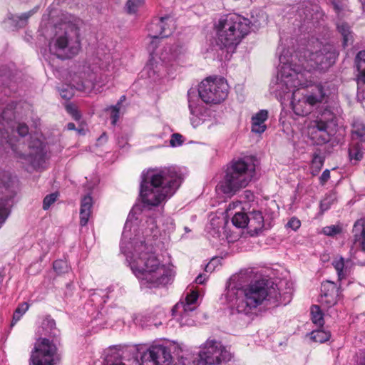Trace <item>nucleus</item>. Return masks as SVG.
I'll use <instances>...</instances> for the list:
<instances>
[{
  "label": "nucleus",
  "mask_w": 365,
  "mask_h": 365,
  "mask_svg": "<svg viewBox=\"0 0 365 365\" xmlns=\"http://www.w3.org/2000/svg\"><path fill=\"white\" fill-rule=\"evenodd\" d=\"M337 56L332 45H324L318 41L297 51L292 55L290 62L281 55V85L288 86L290 83L292 88L309 86L312 83V72L327 71L334 63Z\"/></svg>",
  "instance_id": "obj_1"
},
{
  "label": "nucleus",
  "mask_w": 365,
  "mask_h": 365,
  "mask_svg": "<svg viewBox=\"0 0 365 365\" xmlns=\"http://www.w3.org/2000/svg\"><path fill=\"white\" fill-rule=\"evenodd\" d=\"M129 222H126L122 234L120 250L127 258H130V265L137 278L143 284H148L149 287H158L168 284L173 276V271L159 259L144 242L136 243L133 252L128 255L129 247H127L128 240L130 239L128 233Z\"/></svg>",
  "instance_id": "obj_2"
},
{
  "label": "nucleus",
  "mask_w": 365,
  "mask_h": 365,
  "mask_svg": "<svg viewBox=\"0 0 365 365\" xmlns=\"http://www.w3.org/2000/svg\"><path fill=\"white\" fill-rule=\"evenodd\" d=\"M180 183L181 178L174 169L148 170L142 174V201L149 206H158L171 197Z\"/></svg>",
  "instance_id": "obj_3"
},
{
  "label": "nucleus",
  "mask_w": 365,
  "mask_h": 365,
  "mask_svg": "<svg viewBox=\"0 0 365 365\" xmlns=\"http://www.w3.org/2000/svg\"><path fill=\"white\" fill-rule=\"evenodd\" d=\"M227 301L238 313L250 314L260 305L268 296L265 284L256 282L245 288L229 283L225 294Z\"/></svg>",
  "instance_id": "obj_4"
},
{
  "label": "nucleus",
  "mask_w": 365,
  "mask_h": 365,
  "mask_svg": "<svg viewBox=\"0 0 365 365\" xmlns=\"http://www.w3.org/2000/svg\"><path fill=\"white\" fill-rule=\"evenodd\" d=\"M215 29L217 43L221 47L234 49L249 34L250 21L237 14H229L219 19Z\"/></svg>",
  "instance_id": "obj_5"
},
{
  "label": "nucleus",
  "mask_w": 365,
  "mask_h": 365,
  "mask_svg": "<svg viewBox=\"0 0 365 365\" xmlns=\"http://www.w3.org/2000/svg\"><path fill=\"white\" fill-rule=\"evenodd\" d=\"M255 173V165L252 158L233 160L227 165L220 189L225 194L233 195L249 185Z\"/></svg>",
  "instance_id": "obj_6"
},
{
  "label": "nucleus",
  "mask_w": 365,
  "mask_h": 365,
  "mask_svg": "<svg viewBox=\"0 0 365 365\" xmlns=\"http://www.w3.org/2000/svg\"><path fill=\"white\" fill-rule=\"evenodd\" d=\"M285 86H282V85H281L280 70L276 83V95L279 96L280 98H285L287 94L292 93L291 101L292 108L294 113L299 116H305L309 114L314 106L322 101L325 95L322 86L319 85L317 86V92L302 96H298L299 93L297 91L300 88H304L305 86H302L292 88L291 83H289L288 88H287Z\"/></svg>",
  "instance_id": "obj_7"
},
{
  "label": "nucleus",
  "mask_w": 365,
  "mask_h": 365,
  "mask_svg": "<svg viewBox=\"0 0 365 365\" xmlns=\"http://www.w3.org/2000/svg\"><path fill=\"white\" fill-rule=\"evenodd\" d=\"M80 49L79 29L73 24L66 25L64 31L49 43L50 52L59 58H71L78 54Z\"/></svg>",
  "instance_id": "obj_8"
},
{
  "label": "nucleus",
  "mask_w": 365,
  "mask_h": 365,
  "mask_svg": "<svg viewBox=\"0 0 365 365\" xmlns=\"http://www.w3.org/2000/svg\"><path fill=\"white\" fill-rule=\"evenodd\" d=\"M231 359L232 354L220 341L208 339L200 346L196 365H220Z\"/></svg>",
  "instance_id": "obj_9"
},
{
  "label": "nucleus",
  "mask_w": 365,
  "mask_h": 365,
  "mask_svg": "<svg viewBox=\"0 0 365 365\" xmlns=\"http://www.w3.org/2000/svg\"><path fill=\"white\" fill-rule=\"evenodd\" d=\"M229 86L222 78H207L199 86L198 94L207 104H219L226 99Z\"/></svg>",
  "instance_id": "obj_10"
},
{
  "label": "nucleus",
  "mask_w": 365,
  "mask_h": 365,
  "mask_svg": "<svg viewBox=\"0 0 365 365\" xmlns=\"http://www.w3.org/2000/svg\"><path fill=\"white\" fill-rule=\"evenodd\" d=\"M15 179L9 172L0 171V227L8 217L15 196Z\"/></svg>",
  "instance_id": "obj_11"
},
{
  "label": "nucleus",
  "mask_w": 365,
  "mask_h": 365,
  "mask_svg": "<svg viewBox=\"0 0 365 365\" xmlns=\"http://www.w3.org/2000/svg\"><path fill=\"white\" fill-rule=\"evenodd\" d=\"M151 54L158 56L165 65L174 66L181 65L185 62L187 51L183 44L175 43L173 45L165 46L160 53L155 51V53Z\"/></svg>",
  "instance_id": "obj_12"
},
{
  "label": "nucleus",
  "mask_w": 365,
  "mask_h": 365,
  "mask_svg": "<svg viewBox=\"0 0 365 365\" xmlns=\"http://www.w3.org/2000/svg\"><path fill=\"white\" fill-rule=\"evenodd\" d=\"M299 21L301 23V27H305V29H311L314 26L321 20L324 19V14L317 4H313L307 2L301 5L297 11Z\"/></svg>",
  "instance_id": "obj_13"
},
{
  "label": "nucleus",
  "mask_w": 365,
  "mask_h": 365,
  "mask_svg": "<svg viewBox=\"0 0 365 365\" xmlns=\"http://www.w3.org/2000/svg\"><path fill=\"white\" fill-rule=\"evenodd\" d=\"M171 355L163 346H153L141 356L140 365H170Z\"/></svg>",
  "instance_id": "obj_14"
},
{
  "label": "nucleus",
  "mask_w": 365,
  "mask_h": 365,
  "mask_svg": "<svg viewBox=\"0 0 365 365\" xmlns=\"http://www.w3.org/2000/svg\"><path fill=\"white\" fill-rule=\"evenodd\" d=\"M189 109L192 117L190 118L191 123L193 127L196 128L203 123L207 117L209 116V110L202 105L197 103L193 97H196L195 91L190 90L188 91Z\"/></svg>",
  "instance_id": "obj_15"
},
{
  "label": "nucleus",
  "mask_w": 365,
  "mask_h": 365,
  "mask_svg": "<svg viewBox=\"0 0 365 365\" xmlns=\"http://www.w3.org/2000/svg\"><path fill=\"white\" fill-rule=\"evenodd\" d=\"M339 295V289L337 285L330 281L324 282L321 286L319 302L327 307L334 306Z\"/></svg>",
  "instance_id": "obj_16"
},
{
  "label": "nucleus",
  "mask_w": 365,
  "mask_h": 365,
  "mask_svg": "<svg viewBox=\"0 0 365 365\" xmlns=\"http://www.w3.org/2000/svg\"><path fill=\"white\" fill-rule=\"evenodd\" d=\"M355 63L359 73L357 78L358 96H364L365 95V51H361L358 53L355 58Z\"/></svg>",
  "instance_id": "obj_17"
},
{
  "label": "nucleus",
  "mask_w": 365,
  "mask_h": 365,
  "mask_svg": "<svg viewBox=\"0 0 365 365\" xmlns=\"http://www.w3.org/2000/svg\"><path fill=\"white\" fill-rule=\"evenodd\" d=\"M353 233L354 237V243H359L360 250L358 255H365V219L361 218L356 220L354 225Z\"/></svg>",
  "instance_id": "obj_18"
},
{
  "label": "nucleus",
  "mask_w": 365,
  "mask_h": 365,
  "mask_svg": "<svg viewBox=\"0 0 365 365\" xmlns=\"http://www.w3.org/2000/svg\"><path fill=\"white\" fill-rule=\"evenodd\" d=\"M327 130V123L321 120L312 121L308 126V133L312 135L313 138L319 136L322 143L329 140V134Z\"/></svg>",
  "instance_id": "obj_19"
},
{
  "label": "nucleus",
  "mask_w": 365,
  "mask_h": 365,
  "mask_svg": "<svg viewBox=\"0 0 365 365\" xmlns=\"http://www.w3.org/2000/svg\"><path fill=\"white\" fill-rule=\"evenodd\" d=\"M249 220L247 221L250 233L257 235L264 227V220L262 213L260 211L253 210L248 213Z\"/></svg>",
  "instance_id": "obj_20"
},
{
  "label": "nucleus",
  "mask_w": 365,
  "mask_h": 365,
  "mask_svg": "<svg viewBox=\"0 0 365 365\" xmlns=\"http://www.w3.org/2000/svg\"><path fill=\"white\" fill-rule=\"evenodd\" d=\"M160 18L155 19L148 26L149 36L152 38L149 46L148 50L150 53H155V51L159 43L160 38Z\"/></svg>",
  "instance_id": "obj_21"
},
{
  "label": "nucleus",
  "mask_w": 365,
  "mask_h": 365,
  "mask_svg": "<svg viewBox=\"0 0 365 365\" xmlns=\"http://www.w3.org/2000/svg\"><path fill=\"white\" fill-rule=\"evenodd\" d=\"M268 118V112L266 110H261L252 118V131L253 133L261 134L267 128L264 122Z\"/></svg>",
  "instance_id": "obj_22"
},
{
  "label": "nucleus",
  "mask_w": 365,
  "mask_h": 365,
  "mask_svg": "<svg viewBox=\"0 0 365 365\" xmlns=\"http://www.w3.org/2000/svg\"><path fill=\"white\" fill-rule=\"evenodd\" d=\"M335 268L339 279L345 278L350 272V269L353 266L351 259H344L342 257H336L332 262Z\"/></svg>",
  "instance_id": "obj_23"
},
{
  "label": "nucleus",
  "mask_w": 365,
  "mask_h": 365,
  "mask_svg": "<svg viewBox=\"0 0 365 365\" xmlns=\"http://www.w3.org/2000/svg\"><path fill=\"white\" fill-rule=\"evenodd\" d=\"M93 206L92 197L88 195L83 197L81 200L80 209V225L85 226L89 220Z\"/></svg>",
  "instance_id": "obj_24"
},
{
  "label": "nucleus",
  "mask_w": 365,
  "mask_h": 365,
  "mask_svg": "<svg viewBox=\"0 0 365 365\" xmlns=\"http://www.w3.org/2000/svg\"><path fill=\"white\" fill-rule=\"evenodd\" d=\"M197 292L192 291L186 296L185 302H182L179 304H177L175 305V308H182L183 311V314L187 315L189 312H192L195 309L194 304L197 302Z\"/></svg>",
  "instance_id": "obj_25"
},
{
  "label": "nucleus",
  "mask_w": 365,
  "mask_h": 365,
  "mask_svg": "<svg viewBox=\"0 0 365 365\" xmlns=\"http://www.w3.org/2000/svg\"><path fill=\"white\" fill-rule=\"evenodd\" d=\"M160 38L168 37L173 29H175V24L173 20L169 16H165L160 18Z\"/></svg>",
  "instance_id": "obj_26"
},
{
  "label": "nucleus",
  "mask_w": 365,
  "mask_h": 365,
  "mask_svg": "<svg viewBox=\"0 0 365 365\" xmlns=\"http://www.w3.org/2000/svg\"><path fill=\"white\" fill-rule=\"evenodd\" d=\"M337 29L343 37V46L346 47L349 44L351 43L353 41V36L350 31L349 26L347 24L342 22L337 24Z\"/></svg>",
  "instance_id": "obj_27"
},
{
  "label": "nucleus",
  "mask_w": 365,
  "mask_h": 365,
  "mask_svg": "<svg viewBox=\"0 0 365 365\" xmlns=\"http://www.w3.org/2000/svg\"><path fill=\"white\" fill-rule=\"evenodd\" d=\"M94 75L92 74L89 76L88 79L79 80L78 81H75L73 83V86L76 88V90L83 92H90L94 87Z\"/></svg>",
  "instance_id": "obj_28"
},
{
  "label": "nucleus",
  "mask_w": 365,
  "mask_h": 365,
  "mask_svg": "<svg viewBox=\"0 0 365 365\" xmlns=\"http://www.w3.org/2000/svg\"><path fill=\"white\" fill-rule=\"evenodd\" d=\"M38 10V7H35L32 10H30L28 12L24 13L21 15H13L11 18H10L14 22L16 23V25L19 27H23L26 24L28 19H29L32 15H34Z\"/></svg>",
  "instance_id": "obj_29"
},
{
  "label": "nucleus",
  "mask_w": 365,
  "mask_h": 365,
  "mask_svg": "<svg viewBox=\"0 0 365 365\" xmlns=\"http://www.w3.org/2000/svg\"><path fill=\"white\" fill-rule=\"evenodd\" d=\"M249 220L248 213L243 212H237L232 217V224L239 228H245L247 225V221Z\"/></svg>",
  "instance_id": "obj_30"
},
{
  "label": "nucleus",
  "mask_w": 365,
  "mask_h": 365,
  "mask_svg": "<svg viewBox=\"0 0 365 365\" xmlns=\"http://www.w3.org/2000/svg\"><path fill=\"white\" fill-rule=\"evenodd\" d=\"M312 320L314 324L322 327L324 324L323 313L317 305L312 306L311 309Z\"/></svg>",
  "instance_id": "obj_31"
},
{
  "label": "nucleus",
  "mask_w": 365,
  "mask_h": 365,
  "mask_svg": "<svg viewBox=\"0 0 365 365\" xmlns=\"http://www.w3.org/2000/svg\"><path fill=\"white\" fill-rule=\"evenodd\" d=\"M352 137L353 139H359L361 143H365V125L359 123H354Z\"/></svg>",
  "instance_id": "obj_32"
},
{
  "label": "nucleus",
  "mask_w": 365,
  "mask_h": 365,
  "mask_svg": "<svg viewBox=\"0 0 365 365\" xmlns=\"http://www.w3.org/2000/svg\"><path fill=\"white\" fill-rule=\"evenodd\" d=\"M42 328L45 330V334L56 336L57 330L56 329V322L51 317H46L42 322Z\"/></svg>",
  "instance_id": "obj_33"
},
{
  "label": "nucleus",
  "mask_w": 365,
  "mask_h": 365,
  "mask_svg": "<svg viewBox=\"0 0 365 365\" xmlns=\"http://www.w3.org/2000/svg\"><path fill=\"white\" fill-rule=\"evenodd\" d=\"M331 334L322 329L313 331L311 333V338L316 342L323 343L329 339Z\"/></svg>",
  "instance_id": "obj_34"
},
{
  "label": "nucleus",
  "mask_w": 365,
  "mask_h": 365,
  "mask_svg": "<svg viewBox=\"0 0 365 365\" xmlns=\"http://www.w3.org/2000/svg\"><path fill=\"white\" fill-rule=\"evenodd\" d=\"M323 165H324L323 158L318 155H314L312 162V165H311L312 174L313 175H316L319 173V171L322 169Z\"/></svg>",
  "instance_id": "obj_35"
},
{
  "label": "nucleus",
  "mask_w": 365,
  "mask_h": 365,
  "mask_svg": "<svg viewBox=\"0 0 365 365\" xmlns=\"http://www.w3.org/2000/svg\"><path fill=\"white\" fill-rule=\"evenodd\" d=\"M349 154L351 160H355L356 161L361 160L363 157V151L359 144L357 143L351 147L349 150Z\"/></svg>",
  "instance_id": "obj_36"
},
{
  "label": "nucleus",
  "mask_w": 365,
  "mask_h": 365,
  "mask_svg": "<svg viewBox=\"0 0 365 365\" xmlns=\"http://www.w3.org/2000/svg\"><path fill=\"white\" fill-rule=\"evenodd\" d=\"M143 4L144 0H128L126 4L128 13L135 14Z\"/></svg>",
  "instance_id": "obj_37"
},
{
  "label": "nucleus",
  "mask_w": 365,
  "mask_h": 365,
  "mask_svg": "<svg viewBox=\"0 0 365 365\" xmlns=\"http://www.w3.org/2000/svg\"><path fill=\"white\" fill-rule=\"evenodd\" d=\"M57 198L58 194L56 192L46 195L43 201V209L45 210H48L56 201Z\"/></svg>",
  "instance_id": "obj_38"
},
{
  "label": "nucleus",
  "mask_w": 365,
  "mask_h": 365,
  "mask_svg": "<svg viewBox=\"0 0 365 365\" xmlns=\"http://www.w3.org/2000/svg\"><path fill=\"white\" fill-rule=\"evenodd\" d=\"M341 232V228L339 225H330L323 228V233L327 236H334Z\"/></svg>",
  "instance_id": "obj_39"
},
{
  "label": "nucleus",
  "mask_w": 365,
  "mask_h": 365,
  "mask_svg": "<svg viewBox=\"0 0 365 365\" xmlns=\"http://www.w3.org/2000/svg\"><path fill=\"white\" fill-rule=\"evenodd\" d=\"M331 4L338 14L343 11L346 6L345 0H332Z\"/></svg>",
  "instance_id": "obj_40"
},
{
  "label": "nucleus",
  "mask_w": 365,
  "mask_h": 365,
  "mask_svg": "<svg viewBox=\"0 0 365 365\" xmlns=\"http://www.w3.org/2000/svg\"><path fill=\"white\" fill-rule=\"evenodd\" d=\"M53 267L57 273H63L67 268V264L65 261L59 259L53 262Z\"/></svg>",
  "instance_id": "obj_41"
},
{
  "label": "nucleus",
  "mask_w": 365,
  "mask_h": 365,
  "mask_svg": "<svg viewBox=\"0 0 365 365\" xmlns=\"http://www.w3.org/2000/svg\"><path fill=\"white\" fill-rule=\"evenodd\" d=\"M66 109L68 113H70L75 120H79L81 118V114L78 111L76 107L73 104H68L66 106Z\"/></svg>",
  "instance_id": "obj_42"
},
{
  "label": "nucleus",
  "mask_w": 365,
  "mask_h": 365,
  "mask_svg": "<svg viewBox=\"0 0 365 365\" xmlns=\"http://www.w3.org/2000/svg\"><path fill=\"white\" fill-rule=\"evenodd\" d=\"M119 103L114 106H111L109 109L111 110V119H112V124L115 125L116 122L118 121L119 118Z\"/></svg>",
  "instance_id": "obj_43"
},
{
  "label": "nucleus",
  "mask_w": 365,
  "mask_h": 365,
  "mask_svg": "<svg viewBox=\"0 0 365 365\" xmlns=\"http://www.w3.org/2000/svg\"><path fill=\"white\" fill-rule=\"evenodd\" d=\"M182 143V136L179 133H174L170 140V145L173 147L180 145Z\"/></svg>",
  "instance_id": "obj_44"
},
{
  "label": "nucleus",
  "mask_w": 365,
  "mask_h": 365,
  "mask_svg": "<svg viewBox=\"0 0 365 365\" xmlns=\"http://www.w3.org/2000/svg\"><path fill=\"white\" fill-rule=\"evenodd\" d=\"M334 199L332 196L327 197L321 201V209L324 211L329 208L330 205L333 203Z\"/></svg>",
  "instance_id": "obj_45"
},
{
  "label": "nucleus",
  "mask_w": 365,
  "mask_h": 365,
  "mask_svg": "<svg viewBox=\"0 0 365 365\" xmlns=\"http://www.w3.org/2000/svg\"><path fill=\"white\" fill-rule=\"evenodd\" d=\"M60 94L64 99H70L74 94L73 89L68 86L66 88H61Z\"/></svg>",
  "instance_id": "obj_46"
},
{
  "label": "nucleus",
  "mask_w": 365,
  "mask_h": 365,
  "mask_svg": "<svg viewBox=\"0 0 365 365\" xmlns=\"http://www.w3.org/2000/svg\"><path fill=\"white\" fill-rule=\"evenodd\" d=\"M16 132L20 136L24 137L29 133V128L25 123H18Z\"/></svg>",
  "instance_id": "obj_47"
},
{
  "label": "nucleus",
  "mask_w": 365,
  "mask_h": 365,
  "mask_svg": "<svg viewBox=\"0 0 365 365\" xmlns=\"http://www.w3.org/2000/svg\"><path fill=\"white\" fill-rule=\"evenodd\" d=\"M301 222L297 218H292L288 222L287 226L294 230H297L300 227Z\"/></svg>",
  "instance_id": "obj_48"
},
{
  "label": "nucleus",
  "mask_w": 365,
  "mask_h": 365,
  "mask_svg": "<svg viewBox=\"0 0 365 365\" xmlns=\"http://www.w3.org/2000/svg\"><path fill=\"white\" fill-rule=\"evenodd\" d=\"M29 304L26 302H23L21 304L19 305V307L16 309V312L17 313H19L22 316L26 312V311L29 309Z\"/></svg>",
  "instance_id": "obj_49"
},
{
  "label": "nucleus",
  "mask_w": 365,
  "mask_h": 365,
  "mask_svg": "<svg viewBox=\"0 0 365 365\" xmlns=\"http://www.w3.org/2000/svg\"><path fill=\"white\" fill-rule=\"evenodd\" d=\"M330 178V171L327 169L324 170L322 175L319 178V180L322 185H324L328 180Z\"/></svg>",
  "instance_id": "obj_50"
},
{
  "label": "nucleus",
  "mask_w": 365,
  "mask_h": 365,
  "mask_svg": "<svg viewBox=\"0 0 365 365\" xmlns=\"http://www.w3.org/2000/svg\"><path fill=\"white\" fill-rule=\"evenodd\" d=\"M357 365H365V350L361 351L357 355Z\"/></svg>",
  "instance_id": "obj_51"
},
{
  "label": "nucleus",
  "mask_w": 365,
  "mask_h": 365,
  "mask_svg": "<svg viewBox=\"0 0 365 365\" xmlns=\"http://www.w3.org/2000/svg\"><path fill=\"white\" fill-rule=\"evenodd\" d=\"M241 202L239 201L233 202L232 203H230L228 207L226 209V212L229 214V212L236 208L237 207H240Z\"/></svg>",
  "instance_id": "obj_52"
},
{
  "label": "nucleus",
  "mask_w": 365,
  "mask_h": 365,
  "mask_svg": "<svg viewBox=\"0 0 365 365\" xmlns=\"http://www.w3.org/2000/svg\"><path fill=\"white\" fill-rule=\"evenodd\" d=\"M21 317H22L21 314H20L19 313H17L15 311L14 313L11 325L13 326L14 324H15L21 319Z\"/></svg>",
  "instance_id": "obj_53"
},
{
  "label": "nucleus",
  "mask_w": 365,
  "mask_h": 365,
  "mask_svg": "<svg viewBox=\"0 0 365 365\" xmlns=\"http://www.w3.org/2000/svg\"><path fill=\"white\" fill-rule=\"evenodd\" d=\"M215 262V259H212V261H210L207 265H206V267H205V271L206 272H212L213 269H214V263Z\"/></svg>",
  "instance_id": "obj_54"
},
{
  "label": "nucleus",
  "mask_w": 365,
  "mask_h": 365,
  "mask_svg": "<svg viewBox=\"0 0 365 365\" xmlns=\"http://www.w3.org/2000/svg\"><path fill=\"white\" fill-rule=\"evenodd\" d=\"M205 280H206L205 276L203 274H200L196 278L195 282L197 284H202L205 282Z\"/></svg>",
  "instance_id": "obj_55"
},
{
  "label": "nucleus",
  "mask_w": 365,
  "mask_h": 365,
  "mask_svg": "<svg viewBox=\"0 0 365 365\" xmlns=\"http://www.w3.org/2000/svg\"><path fill=\"white\" fill-rule=\"evenodd\" d=\"M75 124L73 123H69L67 124V129L69 130H75Z\"/></svg>",
  "instance_id": "obj_56"
},
{
  "label": "nucleus",
  "mask_w": 365,
  "mask_h": 365,
  "mask_svg": "<svg viewBox=\"0 0 365 365\" xmlns=\"http://www.w3.org/2000/svg\"><path fill=\"white\" fill-rule=\"evenodd\" d=\"M107 365H126L125 363L122 362V361H116V362H113L112 364H108Z\"/></svg>",
  "instance_id": "obj_57"
},
{
  "label": "nucleus",
  "mask_w": 365,
  "mask_h": 365,
  "mask_svg": "<svg viewBox=\"0 0 365 365\" xmlns=\"http://www.w3.org/2000/svg\"><path fill=\"white\" fill-rule=\"evenodd\" d=\"M245 193L247 194V197L249 198L250 196L252 197V193L250 192V191H248L247 190L245 192Z\"/></svg>",
  "instance_id": "obj_58"
},
{
  "label": "nucleus",
  "mask_w": 365,
  "mask_h": 365,
  "mask_svg": "<svg viewBox=\"0 0 365 365\" xmlns=\"http://www.w3.org/2000/svg\"><path fill=\"white\" fill-rule=\"evenodd\" d=\"M125 99V96H123L120 99V101H123V100Z\"/></svg>",
  "instance_id": "obj_59"
},
{
  "label": "nucleus",
  "mask_w": 365,
  "mask_h": 365,
  "mask_svg": "<svg viewBox=\"0 0 365 365\" xmlns=\"http://www.w3.org/2000/svg\"><path fill=\"white\" fill-rule=\"evenodd\" d=\"M125 99V96H123L120 99V101H123V100Z\"/></svg>",
  "instance_id": "obj_60"
},
{
  "label": "nucleus",
  "mask_w": 365,
  "mask_h": 365,
  "mask_svg": "<svg viewBox=\"0 0 365 365\" xmlns=\"http://www.w3.org/2000/svg\"><path fill=\"white\" fill-rule=\"evenodd\" d=\"M125 99V96H123L120 99V101H123V100Z\"/></svg>",
  "instance_id": "obj_61"
},
{
  "label": "nucleus",
  "mask_w": 365,
  "mask_h": 365,
  "mask_svg": "<svg viewBox=\"0 0 365 365\" xmlns=\"http://www.w3.org/2000/svg\"><path fill=\"white\" fill-rule=\"evenodd\" d=\"M361 1L365 4V0H361Z\"/></svg>",
  "instance_id": "obj_62"
}]
</instances>
